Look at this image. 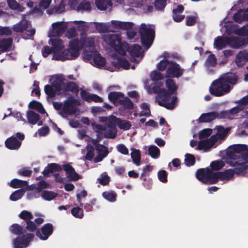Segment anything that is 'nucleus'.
<instances>
[{"label":"nucleus","instance_id":"nucleus-59","mask_svg":"<svg viewBox=\"0 0 248 248\" xmlns=\"http://www.w3.org/2000/svg\"><path fill=\"white\" fill-rule=\"evenodd\" d=\"M158 178L160 181L162 183H166L168 181V174L166 170H162L158 171L157 173Z\"/></svg>","mask_w":248,"mask_h":248},{"label":"nucleus","instance_id":"nucleus-54","mask_svg":"<svg viewBox=\"0 0 248 248\" xmlns=\"http://www.w3.org/2000/svg\"><path fill=\"white\" fill-rule=\"evenodd\" d=\"M56 53V52L54 51L52 47H50L49 46H46L43 47L42 49V55L44 58H46L49 54L52 53ZM56 55V57H58V55Z\"/></svg>","mask_w":248,"mask_h":248},{"label":"nucleus","instance_id":"nucleus-30","mask_svg":"<svg viewBox=\"0 0 248 248\" xmlns=\"http://www.w3.org/2000/svg\"><path fill=\"white\" fill-rule=\"evenodd\" d=\"M124 96V94L119 92H111L108 94V98L109 101L114 104L118 102L119 104V100Z\"/></svg>","mask_w":248,"mask_h":248},{"label":"nucleus","instance_id":"nucleus-51","mask_svg":"<svg viewBox=\"0 0 248 248\" xmlns=\"http://www.w3.org/2000/svg\"><path fill=\"white\" fill-rule=\"evenodd\" d=\"M26 224V226L24 228L25 230V232L26 231H28L29 232H34L35 231H37V226L34 221L32 220H30L24 223V224Z\"/></svg>","mask_w":248,"mask_h":248},{"label":"nucleus","instance_id":"nucleus-8","mask_svg":"<svg viewBox=\"0 0 248 248\" xmlns=\"http://www.w3.org/2000/svg\"><path fill=\"white\" fill-rule=\"evenodd\" d=\"M104 40L117 53L122 56H125L126 52L124 48V43H122L120 35L116 34L107 35Z\"/></svg>","mask_w":248,"mask_h":248},{"label":"nucleus","instance_id":"nucleus-15","mask_svg":"<svg viewBox=\"0 0 248 248\" xmlns=\"http://www.w3.org/2000/svg\"><path fill=\"white\" fill-rule=\"evenodd\" d=\"M53 226L51 223H47L44 224L41 229H37L36 235L42 240H46L53 232Z\"/></svg>","mask_w":248,"mask_h":248},{"label":"nucleus","instance_id":"nucleus-44","mask_svg":"<svg viewBox=\"0 0 248 248\" xmlns=\"http://www.w3.org/2000/svg\"><path fill=\"white\" fill-rule=\"evenodd\" d=\"M149 155L153 158H157L160 155V150L155 145H151L148 148Z\"/></svg>","mask_w":248,"mask_h":248},{"label":"nucleus","instance_id":"nucleus-38","mask_svg":"<svg viewBox=\"0 0 248 248\" xmlns=\"http://www.w3.org/2000/svg\"><path fill=\"white\" fill-rule=\"evenodd\" d=\"M119 118L114 115H110L108 117L107 125L111 129H115L118 123Z\"/></svg>","mask_w":248,"mask_h":248},{"label":"nucleus","instance_id":"nucleus-6","mask_svg":"<svg viewBox=\"0 0 248 248\" xmlns=\"http://www.w3.org/2000/svg\"><path fill=\"white\" fill-rule=\"evenodd\" d=\"M139 32L140 35L142 46L146 49H149L152 45L155 38V30L153 28H147L145 24L142 23L139 29Z\"/></svg>","mask_w":248,"mask_h":248},{"label":"nucleus","instance_id":"nucleus-49","mask_svg":"<svg viewBox=\"0 0 248 248\" xmlns=\"http://www.w3.org/2000/svg\"><path fill=\"white\" fill-rule=\"evenodd\" d=\"M91 10V5L89 1L83 0L81 2L78 6L77 11H90Z\"/></svg>","mask_w":248,"mask_h":248},{"label":"nucleus","instance_id":"nucleus-21","mask_svg":"<svg viewBox=\"0 0 248 248\" xmlns=\"http://www.w3.org/2000/svg\"><path fill=\"white\" fill-rule=\"evenodd\" d=\"M241 111V109L237 105L229 110L220 111V116L221 119L232 120L236 115Z\"/></svg>","mask_w":248,"mask_h":248},{"label":"nucleus","instance_id":"nucleus-53","mask_svg":"<svg viewBox=\"0 0 248 248\" xmlns=\"http://www.w3.org/2000/svg\"><path fill=\"white\" fill-rule=\"evenodd\" d=\"M185 156V163L186 166H192L195 164L196 161L195 157L193 155L186 154Z\"/></svg>","mask_w":248,"mask_h":248},{"label":"nucleus","instance_id":"nucleus-46","mask_svg":"<svg viewBox=\"0 0 248 248\" xmlns=\"http://www.w3.org/2000/svg\"><path fill=\"white\" fill-rule=\"evenodd\" d=\"M25 193L23 189H18L14 192L10 196V199L12 201H16L22 198Z\"/></svg>","mask_w":248,"mask_h":248},{"label":"nucleus","instance_id":"nucleus-9","mask_svg":"<svg viewBox=\"0 0 248 248\" xmlns=\"http://www.w3.org/2000/svg\"><path fill=\"white\" fill-rule=\"evenodd\" d=\"M216 172H213L210 168H201L197 170L196 177L202 183L207 185L215 184Z\"/></svg>","mask_w":248,"mask_h":248},{"label":"nucleus","instance_id":"nucleus-17","mask_svg":"<svg viewBox=\"0 0 248 248\" xmlns=\"http://www.w3.org/2000/svg\"><path fill=\"white\" fill-rule=\"evenodd\" d=\"M124 48L125 52L127 51L132 57H139L142 52L141 47L138 44L129 45L127 43H124Z\"/></svg>","mask_w":248,"mask_h":248},{"label":"nucleus","instance_id":"nucleus-48","mask_svg":"<svg viewBox=\"0 0 248 248\" xmlns=\"http://www.w3.org/2000/svg\"><path fill=\"white\" fill-rule=\"evenodd\" d=\"M170 62L167 59H164L157 64V68L159 71H164L169 67Z\"/></svg>","mask_w":248,"mask_h":248},{"label":"nucleus","instance_id":"nucleus-3","mask_svg":"<svg viewBox=\"0 0 248 248\" xmlns=\"http://www.w3.org/2000/svg\"><path fill=\"white\" fill-rule=\"evenodd\" d=\"M62 169L66 173L67 178L69 181H76L81 178V176L75 171V169L69 163L63 164L62 167L60 165L55 163L48 164L42 173L44 176H47L54 172L61 171Z\"/></svg>","mask_w":248,"mask_h":248},{"label":"nucleus","instance_id":"nucleus-45","mask_svg":"<svg viewBox=\"0 0 248 248\" xmlns=\"http://www.w3.org/2000/svg\"><path fill=\"white\" fill-rule=\"evenodd\" d=\"M152 80L156 81L155 84H157L160 87L163 85V83L159 81V80L163 79V75L159 72H155L152 74L151 75Z\"/></svg>","mask_w":248,"mask_h":248},{"label":"nucleus","instance_id":"nucleus-64","mask_svg":"<svg viewBox=\"0 0 248 248\" xmlns=\"http://www.w3.org/2000/svg\"><path fill=\"white\" fill-rule=\"evenodd\" d=\"M247 26H243L242 27L237 29L235 33L240 36H246L248 35Z\"/></svg>","mask_w":248,"mask_h":248},{"label":"nucleus","instance_id":"nucleus-55","mask_svg":"<svg viewBox=\"0 0 248 248\" xmlns=\"http://www.w3.org/2000/svg\"><path fill=\"white\" fill-rule=\"evenodd\" d=\"M142 111L140 112V116H145L148 117L150 115V110L148 105L146 103H143L141 106Z\"/></svg>","mask_w":248,"mask_h":248},{"label":"nucleus","instance_id":"nucleus-16","mask_svg":"<svg viewBox=\"0 0 248 248\" xmlns=\"http://www.w3.org/2000/svg\"><path fill=\"white\" fill-rule=\"evenodd\" d=\"M248 44V39L236 36L229 37V46L233 48H240Z\"/></svg>","mask_w":248,"mask_h":248},{"label":"nucleus","instance_id":"nucleus-28","mask_svg":"<svg viewBox=\"0 0 248 248\" xmlns=\"http://www.w3.org/2000/svg\"><path fill=\"white\" fill-rule=\"evenodd\" d=\"M27 118L28 122L32 124H35L40 119V116L32 110H28L27 112Z\"/></svg>","mask_w":248,"mask_h":248},{"label":"nucleus","instance_id":"nucleus-60","mask_svg":"<svg viewBox=\"0 0 248 248\" xmlns=\"http://www.w3.org/2000/svg\"><path fill=\"white\" fill-rule=\"evenodd\" d=\"M212 133V130L210 128L204 129L201 131L199 134V138L200 140L207 138L210 136Z\"/></svg>","mask_w":248,"mask_h":248},{"label":"nucleus","instance_id":"nucleus-7","mask_svg":"<svg viewBox=\"0 0 248 248\" xmlns=\"http://www.w3.org/2000/svg\"><path fill=\"white\" fill-rule=\"evenodd\" d=\"M231 151L227 152L229 160L242 159L248 162V148L245 144H237L231 148Z\"/></svg>","mask_w":248,"mask_h":248},{"label":"nucleus","instance_id":"nucleus-14","mask_svg":"<svg viewBox=\"0 0 248 248\" xmlns=\"http://www.w3.org/2000/svg\"><path fill=\"white\" fill-rule=\"evenodd\" d=\"M183 73L184 69L181 68L178 63L174 61L170 62L166 71L167 77L171 78H179L183 75Z\"/></svg>","mask_w":248,"mask_h":248},{"label":"nucleus","instance_id":"nucleus-18","mask_svg":"<svg viewBox=\"0 0 248 248\" xmlns=\"http://www.w3.org/2000/svg\"><path fill=\"white\" fill-rule=\"evenodd\" d=\"M220 112L212 111L202 113L198 119L200 123H209L215 119H221Z\"/></svg>","mask_w":248,"mask_h":248},{"label":"nucleus","instance_id":"nucleus-4","mask_svg":"<svg viewBox=\"0 0 248 248\" xmlns=\"http://www.w3.org/2000/svg\"><path fill=\"white\" fill-rule=\"evenodd\" d=\"M155 93H157L156 99L159 106L172 110L176 106L177 98L176 96L171 97L172 94L168 92L164 88H161L156 84L153 87Z\"/></svg>","mask_w":248,"mask_h":248},{"label":"nucleus","instance_id":"nucleus-12","mask_svg":"<svg viewBox=\"0 0 248 248\" xmlns=\"http://www.w3.org/2000/svg\"><path fill=\"white\" fill-rule=\"evenodd\" d=\"M246 160L242 159L239 160H228L227 163L231 166L235 167L232 169L234 172V175H243L246 173V170L248 169V162H245Z\"/></svg>","mask_w":248,"mask_h":248},{"label":"nucleus","instance_id":"nucleus-22","mask_svg":"<svg viewBox=\"0 0 248 248\" xmlns=\"http://www.w3.org/2000/svg\"><path fill=\"white\" fill-rule=\"evenodd\" d=\"M79 46L81 49H83L85 46L88 47V51H94V40L93 38H81L80 40L78 39Z\"/></svg>","mask_w":248,"mask_h":248},{"label":"nucleus","instance_id":"nucleus-63","mask_svg":"<svg viewBox=\"0 0 248 248\" xmlns=\"http://www.w3.org/2000/svg\"><path fill=\"white\" fill-rule=\"evenodd\" d=\"M94 148L91 146L87 148V152L85 155V159L87 160L91 161L94 156Z\"/></svg>","mask_w":248,"mask_h":248},{"label":"nucleus","instance_id":"nucleus-34","mask_svg":"<svg viewBox=\"0 0 248 248\" xmlns=\"http://www.w3.org/2000/svg\"><path fill=\"white\" fill-rule=\"evenodd\" d=\"M62 44L63 41L60 38L51 39V44L52 46V48L55 52L63 49V46Z\"/></svg>","mask_w":248,"mask_h":248},{"label":"nucleus","instance_id":"nucleus-25","mask_svg":"<svg viewBox=\"0 0 248 248\" xmlns=\"http://www.w3.org/2000/svg\"><path fill=\"white\" fill-rule=\"evenodd\" d=\"M13 38L11 37L0 40V51L4 52L8 51L13 43Z\"/></svg>","mask_w":248,"mask_h":248},{"label":"nucleus","instance_id":"nucleus-58","mask_svg":"<svg viewBox=\"0 0 248 248\" xmlns=\"http://www.w3.org/2000/svg\"><path fill=\"white\" fill-rule=\"evenodd\" d=\"M206 63L208 66H215L217 64V59L215 55L211 54L207 57Z\"/></svg>","mask_w":248,"mask_h":248},{"label":"nucleus","instance_id":"nucleus-41","mask_svg":"<svg viewBox=\"0 0 248 248\" xmlns=\"http://www.w3.org/2000/svg\"><path fill=\"white\" fill-rule=\"evenodd\" d=\"M131 124L130 121L124 120L120 118L118 120L117 126L121 129H123L124 130H129L131 127Z\"/></svg>","mask_w":248,"mask_h":248},{"label":"nucleus","instance_id":"nucleus-56","mask_svg":"<svg viewBox=\"0 0 248 248\" xmlns=\"http://www.w3.org/2000/svg\"><path fill=\"white\" fill-rule=\"evenodd\" d=\"M167 0H155V7L157 10H162L166 5Z\"/></svg>","mask_w":248,"mask_h":248},{"label":"nucleus","instance_id":"nucleus-26","mask_svg":"<svg viewBox=\"0 0 248 248\" xmlns=\"http://www.w3.org/2000/svg\"><path fill=\"white\" fill-rule=\"evenodd\" d=\"M28 107L30 109L36 110L41 114H44L46 113L42 104L40 102L36 100H32L31 101L28 105Z\"/></svg>","mask_w":248,"mask_h":248},{"label":"nucleus","instance_id":"nucleus-36","mask_svg":"<svg viewBox=\"0 0 248 248\" xmlns=\"http://www.w3.org/2000/svg\"><path fill=\"white\" fill-rule=\"evenodd\" d=\"M18 217L21 219L24 220L22 222V225L23 226L24 223L26 222L33 219V216L32 213L27 210H23L19 214Z\"/></svg>","mask_w":248,"mask_h":248},{"label":"nucleus","instance_id":"nucleus-1","mask_svg":"<svg viewBox=\"0 0 248 248\" xmlns=\"http://www.w3.org/2000/svg\"><path fill=\"white\" fill-rule=\"evenodd\" d=\"M238 76L236 73L228 72L214 80L209 88L210 93L215 96H222L230 92L232 87L237 83Z\"/></svg>","mask_w":248,"mask_h":248},{"label":"nucleus","instance_id":"nucleus-52","mask_svg":"<svg viewBox=\"0 0 248 248\" xmlns=\"http://www.w3.org/2000/svg\"><path fill=\"white\" fill-rule=\"evenodd\" d=\"M44 91L45 93L48 97L52 98L56 96V91L51 85L48 84L45 85L44 87Z\"/></svg>","mask_w":248,"mask_h":248},{"label":"nucleus","instance_id":"nucleus-27","mask_svg":"<svg viewBox=\"0 0 248 248\" xmlns=\"http://www.w3.org/2000/svg\"><path fill=\"white\" fill-rule=\"evenodd\" d=\"M23 226L17 223H14L10 226L9 230L13 234L17 235H23L25 233V230Z\"/></svg>","mask_w":248,"mask_h":248},{"label":"nucleus","instance_id":"nucleus-10","mask_svg":"<svg viewBox=\"0 0 248 248\" xmlns=\"http://www.w3.org/2000/svg\"><path fill=\"white\" fill-rule=\"evenodd\" d=\"M63 102L62 110L60 112V114L63 117H64L63 114L66 115L75 114L77 111V106H80L81 104L79 100L74 98L73 96L68 97Z\"/></svg>","mask_w":248,"mask_h":248},{"label":"nucleus","instance_id":"nucleus-5","mask_svg":"<svg viewBox=\"0 0 248 248\" xmlns=\"http://www.w3.org/2000/svg\"><path fill=\"white\" fill-rule=\"evenodd\" d=\"M81 50L79 46L78 38L71 40L69 43V47L63 50L60 53L58 57L56 55L53 56V59L65 61L67 60H75L79 55V51Z\"/></svg>","mask_w":248,"mask_h":248},{"label":"nucleus","instance_id":"nucleus-32","mask_svg":"<svg viewBox=\"0 0 248 248\" xmlns=\"http://www.w3.org/2000/svg\"><path fill=\"white\" fill-rule=\"evenodd\" d=\"M95 3L97 8L101 11L106 10L108 6H112L111 0H95Z\"/></svg>","mask_w":248,"mask_h":248},{"label":"nucleus","instance_id":"nucleus-42","mask_svg":"<svg viewBox=\"0 0 248 248\" xmlns=\"http://www.w3.org/2000/svg\"><path fill=\"white\" fill-rule=\"evenodd\" d=\"M43 199L47 201H51L58 196V193L48 190H43L42 194Z\"/></svg>","mask_w":248,"mask_h":248},{"label":"nucleus","instance_id":"nucleus-23","mask_svg":"<svg viewBox=\"0 0 248 248\" xmlns=\"http://www.w3.org/2000/svg\"><path fill=\"white\" fill-rule=\"evenodd\" d=\"M228 45H229V37L218 36L214 39V47L218 50H221Z\"/></svg>","mask_w":248,"mask_h":248},{"label":"nucleus","instance_id":"nucleus-43","mask_svg":"<svg viewBox=\"0 0 248 248\" xmlns=\"http://www.w3.org/2000/svg\"><path fill=\"white\" fill-rule=\"evenodd\" d=\"M216 129L217 131V135L218 136L219 139H223L225 138L227 135L228 133L230 130L229 128H225L221 125L217 126Z\"/></svg>","mask_w":248,"mask_h":248},{"label":"nucleus","instance_id":"nucleus-20","mask_svg":"<svg viewBox=\"0 0 248 248\" xmlns=\"http://www.w3.org/2000/svg\"><path fill=\"white\" fill-rule=\"evenodd\" d=\"M234 176V172L231 169L225 170L224 171L216 172L215 177L216 180L215 184L217 183L218 180L221 181H229Z\"/></svg>","mask_w":248,"mask_h":248},{"label":"nucleus","instance_id":"nucleus-62","mask_svg":"<svg viewBox=\"0 0 248 248\" xmlns=\"http://www.w3.org/2000/svg\"><path fill=\"white\" fill-rule=\"evenodd\" d=\"M197 20L196 16H187L186 18V24L187 26H194L196 24Z\"/></svg>","mask_w":248,"mask_h":248},{"label":"nucleus","instance_id":"nucleus-37","mask_svg":"<svg viewBox=\"0 0 248 248\" xmlns=\"http://www.w3.org/2000/svg\"><path fill=\"white\" fill-rule=\"evenodd\" d=\"M27 185V182L18 179H12L10 183V186L14 188H17L25 186Z\"/></svg>","mask_w":248,"mask_h":248},{"label":"nucleus","instance_id":"nucleus-24","mask_svg":"<svg viewBox=\"0 0 248 248\" xmlns=\"http://www.w3.org/2000/svg\"><path fill=\"white\" fill-rule=\"evenodd\" d=\"M233 19L238 23H241L244 21H248V11L245 9L238 10L233 15Z\"/></svg>","mask_w":248,"mask_h":248},{"label":"nucleus","instance_id":"nucleus-40","mask_svg":"<svg viewBox=\"0 0 248 248\" xmlns=\"http://www.w3.org/2000/svg\"><path fill=\"white\" fill-rule=\"evenodd\" d=\"M225 166V163L221 160H217L212 161L210 164V169L213 170H218Z\"/></svg>","mask_w":248,"mask_h":248},{"label":"nucleus","instance_id":"nucleus-31","mask_svg":"<svg viewBox=\"0 0 248 248\" xmlns=\"http://www.w3.org/2000/svg\"><path fill=\"white\" fill-rule=\"evenodd\" d=\"M131 157L133 163L137 166H139L140 165V152L139 150L134 148L131 149Z\"/></svg>","mask_w":248,"mask_h":248},{"label":"nucleus","instance_id":"nucleus-19","mask_svg":"<svg viewBox=\"0 0 248 248\" xmlns=\"http://www.w3.org/2000/svg\"><path fill=\"white\" fill-rule=\"evenodd\" d=\"M21 144V141L18 140L14 136L8 138L5 141V147L11 150H18L20 148Z\"/></svg>","mask_w":248,"mask_h":248},{"label":"nucleus","instance_id":"nucleus-57","mask_svg":"<svg viewBox=\"0 0 248 248\" xmlns=\"http://www.w3.org/2000/svg\"><path fill=\"white\" fill-rule=\"evenodd\" d=\"M237 103H238L237 106L241 110H244L248 105V95L243 97L242 99L237 101Z\"/></svg>","mask_w":248,"mask_h":248},{"label":"nucleus","instance_id":"nucleus-61","mask_svg":"<svg viewBox=\"0 0 248 248\" xmlns=\"http://www.w3.org/2000/svg\"><path fill=\"white\" fill-rule=\"evenodd\" d=\"M95 150L98 152V154L103 155V157H106L108 154V148L104 145H98Z\"/></svg>","mask_w":248,"mask_h":248},{"label":"nucleus","instance_id":"nucleus-39","mask_svg":"<svg viewBox=\"0 0 248 248\" xmlns=\"http://www.w3.org/2000/svg\"><path fill=\"white\" fill-rule=\"evenodd\" d=\"M64 89L68 91H71L74 93H78L79 90L78 86L73 82H68L64 85Z\"/></svg>","mask_w":248,"mask_h":248},{"label":"nucleus","instance_id":"nucleus-29","mask_svg":"<svg viewBox=\"0 0 248 248\" xmlns=\"http://www.w3.org/2000/svg\"><path fill=\"white\" fill-rule=\"evenodd\" d=\"M246 61H247V57L245 55V50L240 51L237 55L235 59L236 64L240 67H242Z\"/></svg>","mask_w":248,"mask_h":248},{"label":"nucleus","instance_id":"nucleus-50","mask_svg":"<svg viewBox=\"0 0 248 248\" xmlns=\"http://www.w3.org/2000/svg\"><path fill=\"white\" fill-rule=\"evenodd\" d=\"M71 214L76 218H82L84 216L83 211L79 206L73 207L71 210Z\"/></svg>","mask_w":248,"mask_h":248},{"label":"nucleus","instance_id":"nucleus-2","mask_svg":"<svg viewBox=\"0 0 248 248\" xmlns=\"http://www.w3.org/2000/svg\"><path fill=\"white\" fill-rule=\"evenodd\" d=\"M238 76L236 73L228 72L214 80L209 88L210 93L215 96H222L230 92L232 87L237 83Z\"/></svg>","mask_w":248,"mask_h":248},{"label":"nucleus","instance_id":"nucleus-13","mask_svg":"<svg viewBox=\"0 0 248 248\" xmlns=\"http://www.w3.org/2000/svg\"><path fill=\"white\" fill-rule=\"evenodd\" d=\"M34 237V234L32 233H27L18 236L13 240V245L15 248H25L29 246V243L32 241Z\"/></svg>","mask_w":248,"mask_h":248},{"label":"nucleus","instance_id":"nucleus-47","mask_svg":"<svg viewBox=\"0 0 248 248\" xmlns=\"http://www.w3.org/2000/svg\"><path fill=\"white\" fill-rule=\"evenodd\" d=\"M102 196L105 199L111 202H114L116 200L117 194L112 191H105L103 192Z\"/></svg>","mask_w":248,"mask_h":248},{"label":"nucleus","instance_id":"nucleus-33","mask_svg":"<svg viewBox=\"0 0 248 248\" xmlns=\"http://www.w3.org/2000/svg\"><path fill=\"white\" fill-rule=\"evenodd\" d=\"M119 104L122 105L125 109H132L134 108V104L127 97H123L119 100Z\"/></svg>","mask_w":248,"mask_h":248},{"label":"nucleus","instance_id":"nucleus-35","mask_svg":"<svg viewBox=\"0 0 248 248\" xmlns=\"http://www.w3.org/2000/svg\"><path fill=\"white\" fill-rule=\"evenodd\" d=\"M166 86L168 89V92L174 94L178 89L177 86L175 83L173 79L168 78L165 81Z\"/></svg>","mask_w":248,"mask_h":248},{"label":"nucleus","instance_id":"nucleus-11","mask_svg":"<svg viewBox=\"0 0 248 248\" xmlns=\"http://www.w3.org/2000/svg\"><path fill=\"white\" fill-rule=\"evenodd\" d=\"M93 59V62L97 67L104 66L106 63V59L102 57L96 51H90L84 50L83 59L84 61H90Z\"/></svg>","mask_w":248,"mask_h":248}]
</instances>
